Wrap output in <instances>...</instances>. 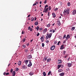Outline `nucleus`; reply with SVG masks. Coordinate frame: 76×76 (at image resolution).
Returning a JSON list of instances; mask_svg holds the SVG:
<instances>
[{"mask_svg":"<svg viewBox=\"0 0 76 76\" xmlns=\"http://www.w3.org/2000/svg\"><path fill=\"white\" fill-rule=\"evenodd\" d=\"M36 4H39V3H38V2H36Z\"/></svg>","mask_w":76,"mask_h":76,"instance_id":"338daca9","label":"nucleus"},{"mask_svg":"<svg viewBox=\"0 0 76 76\" xmlns=\"http://www.w3.org/2000/svg\"><path fill=\"white\" fill-rule=\"evenodd\" d=\"M59 72H61L63 71V70L62 69H59L58 71Z\"/></svg>","mask_w":76,"mask_h":76,"instance_id":"c85d7f7f","label":"nucleus"},{"mask_svg":"<svg viewBox=\"0 0 76 76\" xmlns=\"http://www.w3.org/2000/svg\"><path fill=\"white\" fill-rule=\"evenodd\" d=\"M61 66V65H58L57 66H58V69H59L60 68V67Z\"/></svg>","mask_w":76,"mask_h":76,"instance_id":"412c9836","label":"nucleus"},{"mask_svg":"<svg viewBox=\"0 0 76 76\" xmlns=\"http://www.w3.org/2000/svg\"><path fill=\"white\" fill-rule=\"evenodd\" d=\"M12 76H15V75L16 74V73L15 72V71H14L12 73Z\"/></svg>","mask_w":76,"mask_h":76,"instance_id":"a211bd4d","label":"nucleus"},{"mask_svg":"<svg viewBox=\"0 0 76 76\" xmlns=\"http://www.w3.org/2000/svg\"><path fill=\"white\" fill-rule=\"evenodd\" d=\"M50 32H53V30L52 29H50Z\"/></svg>","mask_w":76,"mask_h":76,"instance_id":"a18cd8bd","label":"nucleus"},{"mask_svg":"<svg viewBox=\"0 0 76 76\" xmlns=\"http://www.w3.org/2000/svg\"><path fill=\"white\" fill-rule=\"evenodd\" d=\"M26 37H25L23 39H22L23 40V42H24L26 41Z\"/></svg>","mask_w":76,"mask_h":76,"instance_id":"dca6fc26","label":"nucleus"},{"mask_svg":"<svg viewBox=\"0 0 76 76\" xmlns=\"http://www.w3.org/2000/svg\"><path fill=\"white\" fill-rule=\"evenodd\" d=\"M22 67L23 69H26V66H25V65L23 66Z\"/></svg>","mask_w":76,"mask_h":76,"instance_id":"4be33fe9","label":"nucleus"},{"mask_svg":"<svg viewBox=\"0 0 76 76\" xmlns=\"http://www.w3.org/2000/svg\"><path fill=\"white\" fill-rule=\"evenodd\" d=\"M50 15V12H48V15L49 16H50V15Z\"/></svg>","mask_w":76,"mask_h":76,"instance_id":"052dcab7","label":"nucleus"},{"mask_svg":"<svg viewBox=\"0 0 76 76\" xmlns=\"http://www.w3.org/2000/svg\"><path fill=\"white\" fill-rule=\"evenodd\" d=\"M24 62L26 64H28V60H25L24 61Z\"/></svg>","mask_w":76,"mask_h":76,"instance_id":"6ab92c4d","label":"nucleus"},{"mask_svg":"<svg viewBox=\"0 0 76 76\" xmlns=\"http://www.w3.org/2000/svg\"><path fill=\"white\" fill-rule=\"evenodd\" d=\"M8 75H9V73H8V72L6 74V75L7 76Z\"/></svg>","mask_w":76,"mask_h":76,"instance_id":"603ef678","label":"nucleus"},{"mask_svg":"<svg viewBox=\"0 0 76 76\" xmlns=\"http://www.w3.org/2000/svg\"><path fill=\"white\" fill-rule=\"evenodd\" d=\"M39 30L40 31H42V27H41L39 28Z\"/></svg>","mask_w":76,"mask_h":76,"instance_id":"49530a36","label":"nucleus"},{"mask_svg":"<svg viewBox=\"0 0 76 76\" xmlns=\"http://www.w3.org/2000/svg\"><path fill=\"white\" fill-rule=\"evenodd\" d=\"M76 13V10H74L73 11V14L72 15H75V14Z\"/></svg>","mask_w":76,"mask_h":76,"instance_id":"f8f14e48","label":"nucleus"},{"mask_svg":"<svg viewBox=\"0 0 76 76\" xmlns=\"http://www.w3.org/2000/svg\"><path fill=\"white\" fill-rule=\"evenodd\" d=\"M70 58V57H69V58L67 60L68 61H69V59Z\"/></svg>","mask_w":76,"mask_h":76,"instance_id":"5fc2aeb1","label":"nucleus"},{"mask_svg":"<svg viewBox=\"0 0 76 76\" xmlns=\"http://www.w3.org/2000/svg\"><path fill=\"white\" fill-rule=\"evenodd\" d=\"M65 47H64V45H62L61 46V47L60 48V50H63V49H64Z\"/></svg>","mask_w":76,"mask_h":76,"instance_id":"1a4fd4ad","label":"nucleus"},{"mask_svg":"<svg viewBox=\"0 0 76 76\" xmlns=\"http://www.w3.org/2000/svg\"><path fill=\"white\" fill-rule=\"evenodd\" d=\"M39 26H37V31H38V30H39Z\"/></svg>","mask_w":76,"mask_h":76,"instance_id":"c9c22d12","label":"nucleus"},{"mask_svg":"<svg viewBox=\"0 0 76 76\" xmlns=\"http://www.w3.org/2000/svg\"><path fill=\"white\" fill-rule=\"evenodd\" d=\"M45 12H47V11L48 10V8H46V9H45Z\"/></svg>","mask_w":76,"mask_h":76,"instance_id":"473e14b6","label":"nucleus"},{"mask_svg":"<svg viewBox=\"0 0 76 76\" xmlns=\"http://www.w3.org/2000/svg\"><path fill=\"white\" fill-rule=\"evenodd\" d=\"M52 34H53L52 33H50L49 35V34H47V36H46V39H48V38H50L51 37V36L52 35Z\"/></svg>","mask_w":76,"mask_h":76,"instance_id":"f257e3e1","label":"nucleus"},{"mask_svg":"<svg viewBox=\"0 0 76 76\" xmlns=\"http://www.w3.org/2000/svg\"><path fill=\"white\" fill-rule=\"evenodd\" d=\"M68 6H70V2H68Z\"/></svg>","mask_w":76,"mask_h":76,"instance_id":"4c0bfd02","label":"nucleus"},{"mask_svg":"<svg viewBox=\"0 0 76 76\" xmlns=\"http://www.w3.org/2000/svg\"><path fill=\"white\" fill-rule=\"evenodd\" d=\"M55 48H56V47L54 45H53L51 47L50 49L51 50H54L55 49Z\"/></svg>","mask_w":76,"mask_h":76,"instance_id":"7ed1b4c3","label":"nucleus"},{"mask_svg":"<svg viewBox=\"0 0 76 76\" xmlns=\"http://www.w3.org/2000/svg\"><path fill=\"white\" fill-rule=\"evenodd\" d=\"M46 7H48V5H45V6L44 10L46 9Z\"/></svg>","mask_w":76,"mask_h":76,"instance_id":"f704fd0d","label":"nucleus"},{"mask_svg":"<svg viewBox=\"0 0 76 76\" xmlns=\"http://www.w3.org/2000/svg\"><path fill=\"white\" fill-rule=\"evenodd\" d=\"M51 71H49L48 74V76H49V75H50V74H51Z\"/></svg>","mask_w":76,"mask_h":76,"instance_id":"c756f323","label":"nucleus"},{"mask_svg":"<svg viewBox=\"0 0 76 76\" xmlns=\"http://www.w3.org/2000/svg\"><path fill=\"white\" fill-rule=\"evenodd\" d=\"M10 72L11 73H12V72H13V69H11L10 70Z\"/></svg>","mask_w":76,"mask_h":76,"instance_id":"de8ad7c7","label":"nucleus"},{"mask_svg":"<svg viewBox=\"0 0 76 76\" xmlns=\"http://www.w3.org/2000/svg\"><path fill=\"white\" fill-rule=\"evenodd\" d=\"M34 72H30L29 73V75L30 76H32V75H34Z\"/></svg>","mask_w":76,"mask_h":76,"instance_id":"f3484780","label":"nucleus"},{"mask_svg":"<svg viewBox=\"0 0 76 76\" xmlns=\"http://www.w3.org/2000/svg\"><path fill=\"white\" fill-rule=\"evenodd\" d=\"M28 31L30 30V31H31V32H32V31H33V29L31 28V26H29L28 28Z\"/></svg>","mask_w":76,"mask_h":76,"instance_id":"39448f33","label":"nucleus"},{"mask_svg":"<svg viewBox=\"0 0 76 76\" xmlns=\"http://www.w3.org/2000/svg\"><path fill=\"white\" fill-rule=\"evenodd\" d=\"M57 24L58 26H60V25H61V23H60V20H58L57 21Z\"/></svg>","mask_w":76,"mask_h":76,"instance_id":"4468645a","label":"nucleus"},{"mask_svg":"<svg viewBox=\"0 0 76 76\" xmlns=\"http://www.w3.org/2000/svg\"><path fill=\"white\" fill-rule=\"evenodd\" d=\"M21 63L22 61H18V66H20V65H21Z\"/></svg>","mask_w":76,"mask_h":76,"instance_id":"ddd939ff","label":"nucleus"},{"mask_svg":"<svg viewBox=\"0 0 76 76\" xmlns=\"http://www.w3.org/2000/svg\"><path fill=\"white\" fill-rule=\"evenodd\" d=\"M35 5H37V4L36 3H35V4H34L33 6H35Z\"/></svg>","mask_w":76,"mask_h":76,"instance_id":"bf43d9fd","label":"nucleus"},{"mask_svg":"<svg viewBox=\"0 0 76 76\" xmlns=\"http://www.w3.org/2000/svg\"><path fill=\"white\" fill-rule=\"evenodd\" d=\"M42 39H43V37H41L40 38V39L41 40L42 42H43V41L42 40Z\"/></svg>","mask_w":76,"mask_h":76,"instance_id":"72a5a7b5","label":"nucleus"},{"mask_svg":"<svg viewBox=\"0 0 76 76\" xmlns=\"http://www.w3.org/2000/svg\"><path fill=\"white\" fill-rule=\"evenodd\" d=\"M68 12H70V9H65L64 10V13H67Z\"/></svg>","mask_w":76,"mask_h":76,"instance_id":"f03ea898","label":"nucleus"},{"mask_svg":"<svg viewBox=\"0 0 76 76\" xmlns=\"http://www.w3.org/2000/svg\"><path fill=\"white\" fill-rule=\"evenodd\" d=\"M53 33H54V32H55V30H53Z\"/></svg>","mask_w":76,"mask_h":76,"instance_id":"4d7b16f0","label":"nucleus"},{"mask_svg":"<svg viewBox=\"0 0 76 76\" xmlns=\"http://www.w3.org/2000/svg\"><path fill=\"white\" fill-rule=\"evenodd\" d=\"M43 75L44 76H46V73H45V72H43Z\"/></svg>","mask_w":76,"mask_h":76,"instance_id":"2f4dec72","label":"nucleus"},{"mask_svg":"<svg viewBox=\"0 0 76 76\" xmlns=\"http://www.w3.org/2000/svg\"><path fill=\"white\" fill-rule=\"evenodd\" d=\"M28 51V49H26L25 50V52H26V53H27Z\"/></svg>","mask_w":76,"mask_h":76,"instance_id":"37998d69","label":"nucleus"},{"mask_svg":"<svg viewBox=\"0 0 76 76\" xmlns=\"http://www.w3.org/2000/svg\"><path fill=\"white\" fill-rule=\"evenodd\" d=\"M51 61V60L50 59V58H48L47 60V63H48V62H49V61Z\"/></svg>","mask_w":76,"mask_h":76,"instance_id":"a878e982","label":"nucleus"},{"mask_svg":"<svg viewBox=\"0 0 76 76\" xmlns=\"http://www.w3.org/2000/svg\"><path fill=\"white\" fill-rule=\"evenodd\" d=\"M44 45H45L44 44V43H42V46L43 47H44Z\"/></svg>","mask_w":76,"mask_h":76,"instance_id":"ea45409f","label":"nucleus"},{"mask_svg":"<svg viewBox=\"0 0 76 76\" xmlns=\"http://www.w3.org/2000/svg\"><path fill=\"white\" fill-rule=\"evenodd\" d=\"M70 35L69 34H68L67 35L66 37V41H67V40H68V39L69 38H70Z\"/></svg>","mask_w":76,"mask_h":76,"instance_id":"0eeeda50","label":"nucleus"},{"mask_svg":"<svg viewBox=\"0 0 76 76\" xmlns=\"http://www.w3.org/2000/svg\"><path fill=\"white\" fill-rule=\"evenodd\" d=\"M63 13L64 14V15H67V13H64V12H63Z\"/></svg>","mask_w":76,"mask_h":76,"instance_id":"8fccbe9b","label":"nucleus"},{"mask_svg":"<svg viewBox=\"0 0 76 76\" xmlns=\"http://www.w3.org/2000/svg\"><path fill=\"white\" fill-rule=\"evenodd\" d=\"M50 26H51V24H48L46 26L48 28H49V27H50Z\"/></svg>","mask_w":76,"mask_h":76,"instance_id":"cd10ccee","label":"nucleus"},{"mask_svg":"<svg viewBox=\"0 0 76 76\" xmlns=\"http://www.w3.org/2000/svg\"><path fill=\"white\" fill-rule=\"evenodd\" d=\"M32 63L31 62V61L30 60V61L29 62V64L28 65V67H31V66H32Z\"/></svg>","mask_w":76,"mask_h":76,"instance_id":"20e7f679","label":"nucleus"},{"mask_svg":"<svg viewBox=\"0 0 76 76\" xmlns=\"http://www.w3.org/2000/svg\"><path fill=\"white\" fill-rule=\"evenodd\" d=\"M75 27H72L71 28V30L73 31H74L75 30Z\"/></svg>","mask_w":76,"mask_h":76,"instance_id":"aec40b11","label":"nucleus"},{"mask_svg":"<svg viewBox=\"0 0 76 76\" xmlns=\"http://www.w3.org/2000/svg\"><path fill=\"white\" fill-rule=\"evenodd\" d=\"M63 44H65L66 43V41L64 40L63 42Z\"/></svg>","mask_w":76,"mask_h":76,"instance_id":"13d9d810","label":"nucleus"},{"mask_svg":"<svg viewBox=\"0 0 76 76\" xmlns=\"http://www.w3.org/2000/svg\"><path fill=\"white\" fill-rule=\"evenodd\" d=\"M49 10H51V7L49 6Z\"/></svg>","mask_w":76,"mask_h":76,"instance_id":"7c9ffc66","label":"nucleus"},{"mask_svg":"<svg viewBox=\"0 0 76 76\" xmlns=\"http://www.w3.org/2000/svg\"><path fill=\"white\" fill-rule=\"evenodd\" d=\"M30 16H31V15H28V16L27 17H28V18H29V17H30Z\"/></svg>","mask_w":76,"mask_h":76,"instance_id":"e2e57ef3","label":"nucleus"},{"mask_svg":"<svg viewBox=\"0 0 76 76\" xmlns=\"http://www.w3.org/2000/svg\"><path fill=\"white\" fill-rule=\"evenodd\" d=\"M34 17H32L31 18V20L32 22V21H34Z\"/></svg>","mask_w":76,"mask_h":76,"instance_id":"bb28decb","label":"nucleus"},{"mask_svg":"<svg viewBox=\"0 0 76 76\" xmlns=\"http://www.w3.org/2000/svg\"><path fill=\"white\" fill-rule=\"evenodd\" d=\"M58 10V9L57 8H56V9H55L54 10L55 11H56V10Z\"/></svg>","mask_w":76,"mask_h":76,"instance_id":"09e8293b","label":"nucleus"},{"mask_svg":"<svg viewBox=\"0 0 76 76\" xmlns=\"http://www.w3.org/2000/svg\"><path fill=\"white\" fill-rule=\"evenodd\" d=\"M34 24L35 25H38V22H36Z\"/></svg>","mask_w":76,"mask_h":76,"instance_id":"393cba45","label":"nucleus"},{"mask_svg":"<svg viewBox=\"0 0 76 76\" xmlns=\"http://www.w3.org/2000/svg\"><path fill=\"white\" fill-rule=\"evenodd\" d=\"M27 58H28V59H30L32 58V55H30L28 56H27Z\"/></svg>","mask_w":76,"mask_h":76,"instance_id":"6e6552de","label":"nucleus"},{"mask_svg":"<svg viewBox=\"0 0 76 76\" xmlns=\"http://www.w3.org/2000/svg\"><path fill=\"white\" fill-rule=\"evenodd\" d=\"M60 43V41H59L58 43V45H59V43Z\"/></svg>","mask_w":76,"mask_h":76,"instance_id":"864d4df0","label":"nucleus"},{"mask_svg":"<svg viewBox=\"0 0 76 76\" xmlns=\"http://www.w3.org/2000/svg\"><path fill=\"white\" fill-rule=\"evenodd\" d=\"M69 13H70V12H68L67 13V15H69Z\"/></svg>","mask_w":76,"mask_h":76,"instance_id":"0e129e2a","label":"nucleus"},{"mask_svg":"<svg viewBox=\"0 0 76 76\" xmlns=\"http://www.w3.org/2000/svg\"><path fill=\"white\" fill-rule=\"evenodd\" d=\"M25 32H24V31H22V33H21V34H23Z\"/></svg>","mask_w":76,"mask_h":76,"instance_id":"3c124183","label":"nucleus"},{"mask_svg":"<svg viewBox=\"0 0 76 76\" xmlns=\"http://www.w3.org/2000/svg\"><path fill=\"white\" fill-rule=\"evenodd\" d=\"M67 64L69 67H70L72 66V64L70 63H67Z\"/></svg>","mask_w":76,"mask_h":76,"instance_id":"9b49d317","label":"nucleus"},{"mask_svg":"<svg viewBox=\"0 0 76 76\" xmlns=\"http://www.w3.org/2000/svg\"><path fill=\"white\" fill-rule=\"evenodd\" d=\"M19 70V68H17L15 69V72H18Z\"/></svg>","mask_w":76,"mask_h":76,"instance_id":"e433bc0d","label":"nucleus"},{"mask_svg":"<svg viewBox=\"0 0 76 76\" xmlns=\"http://www.w3.org/2000/svg\"><path fill=\"white\" fill-rule=\"evenodd\" d=\"M59 75H60V76H64V72H62V73L59 74Z\"/></svg>","mask_w":76,"mask_h":76,"instance_id":"2eb2a0df","label":"nucleus"},{"mask_svg":"<svg viewBox=\"0 0 76 76\" xmlns=\"http://www.w3.org/2000/svg\"><path fill=\"white\" fill-rule=\"evenodd\" d=\"M54 44H57V42H54Z\"/></svg>","mask_w":76,"mask_h":76,"instance_id":"680f3d73","label":"nucleus"},{"mask_svg":"<svg viewBox=\"0 0 76 76\" xmlns=\"http://www.w3.org/2000/svg\"><path fill=\"white\" fill-rule=\"evenodd\" d=\"M66 34H65L63 37V39H64V38H66Z\"/></svg>","mask_w":76,"mask_h":76,"instance_id":"58836bf2","label":"nucleus"},{"mask_svg":"<svg viewBox=\"0 0 76 76\" xmlns=\"http://www.w3.org/2000/svg\"><path fill=\"white\" fill-rule=\"evenodd\" d=\"M39 33H37V37H38V36H39Z\"/></svg>","mask_w":76,"mask_h":76,"instance_id":"a19ab883","label":"nucleus"},{"mask_svg":"<svg viewBox=\"0 0 76 76\" xmlns=\"http://www.w3.org/2000/svg\"><path fill=\"white\" fill-rule=\"evenodd\" d=\"M49 42V41L48 40H47L46 42V43H48V42Z\"/></svg>","mask_w":76,"mask_h":76,"instance_id":"6e6d98bb","label":"nucleus"},{"mask_svg":"<svg viewBox=\"0 0 76 76\" xmlns=\"http://www.w3.org/2000/svg\"><path fill=\"white\" fill-rule=\"evenodd\" d=\"M68 57V55H66V56L64 57L65 58H66V57Z\"/></svg>","mask_w":76,"mask_h":76,"instance_id":"c03bdc74","label":"nucleus"},{"mask_svg":"<svg viewBox=\"0 0 76 76\" xmlns=\"http://www.w3.org/2000/svg\"><path fill=\"white\" fill-rule=\"evenodd\" d=\"M26 47V46L25 45H23L22 46V48H25Z\"/></svg>","mask_w":76,"mask_h":76,"instance_id":"b1692460","label":"nucleus"},{"mask_svg":"<svg viewBox=\"0 0 76 76\" xmlns=\"http://www.w3.org/2000/svg\"><path fill=\"white\" fill-rule=\"evenodd\" d=\"M34 18H35L34 20H37V18H36V17H35Z\"/></svg>","mask_w":76,"mask_h":76,"instance_id":"69168bd1","label":"nucleus"},{"mask_svg":"<svg viewBox=\"0 0 76 76\" xmlns=\"http://www.w3.org/2000/svg\"><path fill=\"white\" fill-rule=\"evenodd\" d=\"M52 15H53V17H54V18H55V17H56V14H55V13H52Z\"/></svg>","mask_w":76,"mask_h":76,"instance_id":"5701e85b","label":"nucleus"},{"mask_svg":"<svg viewBox=\"0 0 76 76\" xmlns=\"http://www.w3.org/2000/svg\"><path fill=\"white\" fill-rule=\"evenodd\" d=\"M47 31V29L45 28L43 30V34H45V32H46Z\"/></svg>","mask_w":76,"mask_h":76,"instance_id":"9d476101","label":"nucleus"},{"mask_svg":"<svg viewBox=\"0 0 76 76\" xmlns=\"http://www.w3.org/2000/svg\"><path fill=\"white\" fill-rule=\"evenodd\" d=\"M47 60V56H45V57H44L43 59V61H44L45 62V61H46Z\"/></svg>","mask_w":76,"mask_h":76,"instance_id":"423d86ee","label":"nucleus"},{"mask_svg":"<svg viewBox=\"0 0 76 76\" xmlns=\"http://www.w3.org/2000/svg\"><path fill=\"white\" fill-rule=\"evenodd\" d=\"M33 50H34V49L33 48H32L31 49V51H33Z\"/></svg>","mask_w":76,"mask_h":76,"instance_id":"774afa93","label":"nucleus"},{"mask_svg":"<svg viewBox=\"0 0 76 76\" xmlns=\"http://www.w3.org/2000/svg\"><path fill=\"white\" fill-rule=\"evenodd\" d=\"M47 0H45L44 1V3L45 4H46V3H47Z\"/></svg>","mask_w":76,"mask_h":76,"instance_id":"79ce46f5","label":"nucleus"}]
</instances>
